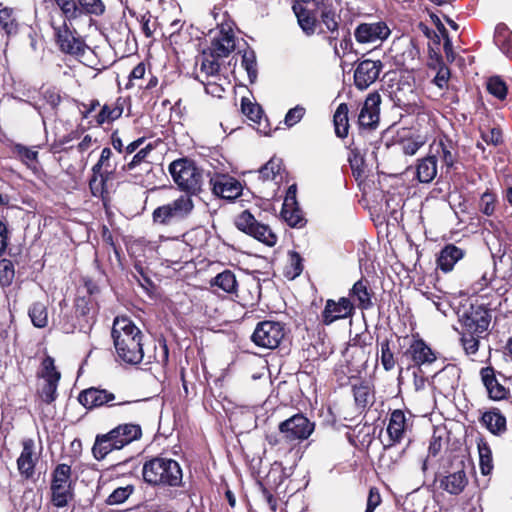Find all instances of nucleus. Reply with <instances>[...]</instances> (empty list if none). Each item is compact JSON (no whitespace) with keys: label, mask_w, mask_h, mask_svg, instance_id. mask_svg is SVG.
<instances>
[{"label":"nucleus","mask_w":512,"mask_h":512,"mask_svg":"<svg viewBox=\"0 0 512 512\" xmlns=\"http://www.w3.org/2000/svg\"><path fill=\"white\" fill-rule=\"evenodd\" d=\"M479 422L494 436H501L507 431V419L496 407L485 411L479 418Z\"/></svg>","instance_id":"nucleus-33"},{"label":"nucleus","mask_w":512,"mask_h":512,"mask_svg":"<svg viewBox=\"0 0 512 512\" xmlns=\"http://www.w3.org/2000/svg\"><path fill=\"white\" fill-rule=\"evenodd\" d=\"M372 345L373 336L367 329L357 333L350 339L347 347V353L350 354L351 361L361 366L366 365L372 353Z\"/></svg>","instance_id":"nucleus-22"},{"label":"nucleus","mask_w":512,"mask_h":512,"mask_svg":"<svg viewBox=\"0 0 512 512\" xmlns=\"http://www.w3.org/2000/svg\"><path fill=\"white\" fill-rule=\"evenodd\" d=\"M319 0H294L293 11L303 32L307 36L315 33L318 24L317 12L322 7Z\"/></svg>","instance_id":"nucleus-17"},{"label":"nucleus","mask_w":512,"mask_h":512,"mask_svg":"<svg viewBox=\"0 0 512 512\" xmlns=\"http://www.w3.org/2000/svg\"><path fill=\"white\" fill-rule=\"evenodd\" d=\"M355 314L354 302L347 297H340L338 300L327 299L324 309L318 316L319 323L325 327L336 321L345 320Z\"/></svg>","instance_id":"nucleus-16"},{"label":"nucleus","mask_w":512,"mask_h":512,"mask_svg":"<svg viewBox=\"0 0 512 512\" xmlns=\"http://www.w3.org/2000/svg\"><path fill=\"white\" fill-rule=\"evenodd\" d=\"M349 108L347 103H340L333 116L335 134L338 138L344 139L349 134Z\"/></svg>","instance_id":"nucleus-43"},{"label":"nucleus","mask_w":512,"mask_h":512,"mask_svg":"<svg viewBox=\"0 0 512 512\" xmlns=\"http://www.w3.org/2000/svg\"><path fill=\"white\" fill-rule=\"evenodd\" d=\"M142 478L153 488H178L182 486L183 471L178 461L160 454L146 459Z\"/></svg>","instance_id":"nucleus-3"},{"label":"nucleus","mask_w":512,"mask_h":512,"mask_svg":"<svg viewBox=\"0 0 512 512\" xmlns=\"http://www.w3.org/2000/svg\"><path fill=\"white\" fill-rule=\"evenodd\" d=\"M99 303L97 299H90L89 296L87 298L82 296H77L74 298L73 302V310L80 318L82 326L86 329H91L97 322V316L99 313Z\"/></svg>","instance_id":"nucleus-30"},{"label":"nucleus","mask_w":512,"mask_h":512,"mask_svg":"<svg viewBox=\"0 0 512 512\" xmlns=\"http://www.w3.org/2000/svg\"><path fill=\"white\" fill-rule=\"evenodd\" d=\"M413 422L410 417L402 409H394L390 411L388 417V425L386 428L389 444L387 447L401 443L406 437L407 431L411 430Z\"/></svg>","instance_id":"nucleus-21"},{"label":"nucleus","mask_w":512,"mask_h":512,"mask_svg":"<svg viewBox=\"0 0 512 512\" xmlns=\"http://www.w3.org/2000/svg\"><path fill=\"white\" fill-rule=\"evenodd\" d=\"M320 20L331 34L338 33L340 16L332 5L322 4Z\"/></svg>","instance_id":"nucleus-55"},{"label":"nucleus","mask_w":512,"mask_h":512,"mask_svg":"<svg viewBox=\"0 0 512 512\" xmlns=\"http://www.w3.org/2000/svg\"><path fill=\"white\" fill-rule=\"evenodd\" d=\"M350 154L348 157V161L352 170V174L355 177V179H358L362 177L364 173V160L362 156L360 155V141L355 138V136H352V141L349 145Z\"/></svg>","instance_id":"nucleus-51"},{"label":"nucleus","mask_w":512,"mask_h":512,"mask_svg":"<svg viewBox=\"0 0 512 512\" xmlns=\"http://www.w3.org/2000/svg\"><path fill=\"white\" fill-rule=\"evenodd\" d=\"M32 324L37 328H45L48 325V310L43 302H34L28 310Z\"/></svg>","instance_id":"nucleus-57"},{"label":"nucleus","mask_w":512,"mask_h":512,"mask_svg":"<svg viewBox=\"0 0 512 512\" xmlns=\"http://www.w3.org/2000/svg\"><path fill=\"white\" fill-rule=\"evenodd\" d=\"M15 278V267L10 259H0V286L7 288L12 285Z\"/></svg>","instance_id":"nucleus-63"},{"label":"nucleus","mask_w":512,"mask_h":512,"mask_svg":"<svg viewBox=\"0 0 512 512\" xmlns=\"http://www.w3.org/2000/svg\"><path fill=\"white\" fill-rule=\"evenodd\" d=\"M51 26L54 30L55 43L62 53L75 58L82 57L85 54L88 48L85 40L75 29L71 30L68 27L66 20H63L62 25L59 26L51 22Z\"/></svg>","instance_id":"nucleus-14"},{"label":"nucleus","mask_w":512,"mask_h":512,"mask_svg":"<svg viewBox=\"0 0 512 512\" xmlns=\"http://www.w3.org/2000/svg\"><path fill=\"white\" fill-rule=\"evenodd\" d=\"M395 104L410 115H416L417 117L429 115L428 110L422 103L405 101L397 94H395Z\"/></svg>","instance_id":"nucleus-62"},{"label":"nucleus","mask_w":512,"mask_h":512,"mask_svg":"<svg viewBox=\"0 0 512 512\" xmlns=\"http://www.w3.org/2000/svg\"><path fill=\"white\" fill-rule=\"evenodd\" d=\"M396 143L403 154L413 156L425 145L426 138L413 133L411 130L404 129L401 133H398Z\"/></svg>","instance_id":"nucleus-36"},{"label":"nucleus","mask_w":512,"mask_h":512,"mask_svg":"<svg viewBox=\"0 0 512 512\" xmlns=\"http://www.w3.org/2000/svg\"><path fill=\"white\" fill-rule=\"evenodd\" d=\"M126 99L122 96H118L113 101H107L103 105H100L99 112L94 115L93 126L103 127L104 125H111L114 121L120 119L124 112V106Z\"/></svg>","instance_id":"nucleus-29"},{"label":"nucleus","mask_w":512,"mask_h":512,"mask_svg":"<svg viewBox=\"0 0 512 512\" xmlns=\"http://www.w3.org/2000/svg\"><path fill=\"white\" fill-rule=\"evenodd\" d=\"M484 332L474 331L463 327L460 332V342L466 355H474L479 350L480 338Z\"/></svg>","instance_id":"nucleus-50"},{"label":"nucleus","mask_w":512,"mask_h":512,"mask_svg":"<svg viewBox=\"0 0 512 512\" xmlns=\"http://www.w3.org/2000/svg\"><path fill=\"white\" fill-rule=\"evenodd\" d=\"M303 258L297 251H289L288 253V263L284 268V275L286 278L293 280L296 277L300 276L303 272Z\"/></svg>","instance_id":"nucleus-58"},{"label":"nucleus","mask_w":512,"mask_h":512,"mask_svg":"<svg viewBox=\"0 0 512 512\" xmlns=\"http://www.w3.org/2000/svg\"><path fill=\"white\" fill-rule=\"evenodd\" d=\"M497 203V195L487 189L480 197L479 211L486 216H492L495 213Z\"/></svg>","instance_id":"nucleus-64"},{"label":"nucleus","mask_w":512,"mask_h":512,"mask_svg":"<svg viewBox=\"0 0 512 512\" xmlns=\"http://www.w3.org/2000/svg\"><path fill=\"white\" fill-rule=\"evenodd\" d=\"M184 237L186 241H174L162 248L164 260L171 264L187 263L192 248L201 247L207 241V232L203 229H193Z\"/></svg>","instance_id":"nucleus-11"},{"label":"nucleus","mask_w":512,"mask_h":512,"mask_svg":"<svg viewBox=\"0 0 512 512\" xmlns=\"http://www.w3.org/2000/svg\"><path fill=\"white\" fill-rule=\"evenodd\" d=\"M169 362V348L165 337L161 336L154 344L153 354L146 356V364L156 363L162 367H166Z\"/></svg>","instance_id":"nucleus-48"},{"label":"nucleus","mask_w":512,"mask_h":512,"mask_svg":"<svg viewBox=\"0 0 512 512\" xmlns=\"http://www.w3.org/2000/svg\"><path fill=\"white\" fill-rule=\"evenodd\" d=\"M78 402L87 410L131 406L137 401H129L117 396L102 386H91L83 389L77 396Z\"/></svg>","instance_id":"nucleus-10"},{"label":"nucleus","mask_w":512,"mask_h":512,"mask_svg":"<svg viewBox=\"0 0 512 512\" xmlns=\"http://www.w3.org/2000/svg\"><path fill=\"white\" fill-rule=\"evenodd\" d=\"M236 47V38L233 28L228 24H221L220 30L215 36L207 51L210 56L225 58L228 57Z\"/></svg>","instance_id":"nucleus-24"},{"label":"nucleus","mask_w":512,"mask_h":512,"mask_svg":"<svg viewBox=\"0 0 512 512\" xmlns=\"http://www.w3.org/2000/svg\"><path fill=\"white\" fill-rule=\"evenodd\" d=\"M352 393L357 408L365 411L374 403L373 385L365 379H357V382L351 383Z\"/></svg>","instance_id":"nucleus-35"},{"label":"nucleus","mask_w":512,"mask_h":512,"mask_svg":"<svg viewBox=\"0 0 512 512\" xmlns=\"http://www.w3.org/2000/svg\"><path fill=\"white\" fill-rule=\"evenodd\" d=\"M174 183L184 195L197 196L202 192L203 169L188 157L178 158L172 161L168 167Z\"/></svg>","instance_id":"nucleus-5"},{"label":"nucleus","mask_w":512,"mask_h":512,"mask_svg":"<svg viewBox=\"0 0 512 512\" xmlns=\"http://www.w3.org/2000/svg\"><path fill=\"white\" fill-rule=\"evenodd\" d=\"M286 478L285 469L281 463H274L270 468L269 472L265 477V482H263L267 487L274 489L277 494L285 492V490H280L281 486Z\"/></svg>","instance_id":"nucleus-54"},{"label":"nucleus","mask_w":512,"mask_h":512,"mask_svg":"<svg viewBox=\"0 0 512 512\" xmlns=\"http://www.w3.org/2000/svg\"><path fill=\"white\" fill-rule=\"evenodd\" d=\"M459 322L462 328L486 332L491 322V310L485 304L476 301L459 315Z\"/></svg>","instance_id":"nucleus-19"},{"label":"nucleus","mask_w":512,"mask_h":512,"mask_svg":"<svg viewBox=\"0 0 512 512\" xmlns=\"http://www.w3.org/2000/svg\"><path fill=\"white\" fill-rule=\"evenodd\" d=\"M194 207V202L189 195H180L173 201L156 207L152 212V222L160 227L174 226L187 220Z\"/></svg>","instance_id":"nucleus-9"},{"label":"nucleus","mask_w":512,"mask_h":512,"mask_svg":"<svg viewBox=\"0 0 512 512\" xmlns=\"http://www.w3.org/2000/svg\"><path fill=\"white\" fill-rule=\"evenodd\" d=\"M219 57H212L210 56V52L207 50L203 51L202 55V61L200 66V73L204 77L203 79L212 78V79H218L222 80L221 76L219 75L220 72V63H219ZM225 81L226 78H223Z\"/></svg>","instance_id":"nucleus-45"},{"label":"nucleus","mask_w":512,"mask_h":512,"mask_svg":"<svg viewBox=\"0 0 512 512\" xmlns=\"http://www.w3.org/2000/svg\"><path fill=\"white\" fill-rule=\"evenodd\" d=\"M20 29V23L17 13L14 8L3 6L0 3V31H2L7 38L16 36Z\"/></svg>","instance_id":"nucleus-39"},{"label":"nucleus","mask_w":512,"mask_h":512,"mask_svg":"<svg viewBox=\"0 0 512 512\" xmlns=\"http://www.w3.org/2000/svg\"><path fill=\"white\" fill-rule=\"evenodd\" d=\"M289 330L280 321L264 320L259 322L251 335V341L258 347L276 349L285 340Z\"/></svg>","instance_id":"nucleus-13"},{"label":"nucleus","mask_w":512,"mask_h":512,"mask_svg":"<svg viewBox=\"0 0 512 512\" xmlns=\"http://www.w3.org/2000/svg\"><path fill=\"white\" fill-rule=\"evenodd\" d=\"M462 469L449 473L440 480V488L451 495L461 494L468 485V478L462 463Z\"/></svg>","instance_id":"nucleus-38"},{"label":"nucleus","mask_w":512,"mask_h":512,"mask_svg":"<svg viewBox=\"0 0 512 512\" xmlns=\"http://www.w3.org/2000/svg\"><path fill=\"white\" fill-rule=\"evenodd\" d=\"M211 285L216 286L223 290L226 293L233 294L235 293L237 297L239 295L237 294V280L235 273L232 272L229 269H226L222 271L221 273H218L212 280Z\"/></svg>","instance_id":"nucleus-47"},{"label":"nucleus","mask_w":512,"mask_h":512,"mask_svg":"<svg viewBox=\"0 0 512 512\" xmlns=\"http://www.w3.org/2000/svg\"><path fill=\"white\" fill-rule=\"evenodd\" d=\"M210 185L215 196L228 201H234L243 191L241 182L228 174H214L210 178Z\"/></svg>","instance_id":"nucleus-20"},{"label":"nucleus","mask_w":512,"mask_h":512,"mask_svg":"<svg viewBox=\"0 0 512 512\" xmlns=\"http://www.w3.org/2000/svg\"><path fill=\"white\" fill-rule=\"evenodd\" d=\"M12 154L20 160L27 168L31 169L35 175H38L40 169L38 168V151L33 150L23 144L15 143L11 147Z\"/></svg>","instance_id":"nucleus-41"},{"label":"nucleus","mask_w":512,"mask_h":512,"mask_svg":"<svg viewBox=\"0 0 512 512\" xmlns=\"http://www.w3.org/2000/svg\"><path fill=\"white\" fill-rule=\"evenodd\" d=\"M464 255L465 251L461 248L454 244H447L441 249L437 257V267L445 273L450 272Z\"/></svg>","instance_id":"nucleus-37"},{"label":"nucleus","mask_w":512,"mask_h":512,"mask_svg":"<svg viewBox=\"0 0 512 512\" xmlns=\"http://www.w3.org/2000/svg\"><path fill=\"white\" fill-rule=\"evenodd\" d=\"M486 89L489 94L501 101L505 100L508 94V86L506 82L498 75L488 78Z\"/></svg>","instance_id":"nucleus-60"},{"label":"nucleus","mask_w":512,"mask_h":512,"mask_svg":"<svg viewBox=\"0 0 512 512\" xmlns=\"http://www.w3.org/2000/svg\"><path fill=\"white\" fill-rule=\"evenodd\" d=\"M429 153L440 159L446 171L449 172L456 168L459 161L458 142L453 140L448 134L441 131L429 145Z\"/></svg>","instance_id":"nucleus-15"},{"label":"nucleus","mask_w":512,"mask_h":512,"mask_svg":"<svg viewBox=\"0 0 512 512\" xmlns=\"http://www.w3.org/2000/svg\"><path fill=\"white\" fill-rule=\"evenodd\" d=\"M315 430V422L304 413L298 412L281 421L278 425L279 434L266 435V441L272 447L282 444L295 446L307 440Z\"/></svg>","instance_id":"nucleus-4"},{"label":"nucleus","mask_w":512,"mask_h":512,"mask_svg":"<svg viewBox=\"0 0 512 512\" xmlns=\"http://www.w3.org/2000/svg\"><path fill=\"white\" fill-rule=\"evenodd\" d=\"M241 64L246 70L250 82L253 83L257 78V61L255 51L250 47L243 51Z\"/></svg>","instance_id":"nucleus-61"},{"label":"nucleus","mask_w":512,"mask_h":512,"mask_svg":"<svg viewBox=\"0 0 512 512\" xmlns=\"http://www.w3.org/2000/svg\"><path fill=\"white\" fill-rule=\"evenodd\" d=\"M477 448L479 453L480 471L484 476L490 475L494 468L492 450L488 442L483 438L478 441Z\"/></svg>","instance_id":"nucleus-52"},{"label":"nucleus","mask_w":512,"mask_h":512,"mask_svg":"<svg viewBox=\"0 0 512 512\" xmlns=\"http://www.w3.org/2000/svg\"><path fill=\"white\" fill-rule=\"evenodd\" d=\"M113 152L109 147H104L98 161L91 169L89 189L94 197L101 198L104 202L109 200L107 183L116 178L117 164L112 161Z\"/></svg>","instance_id":"nucleus-7"},{"label":"nucleus","mask_w":512,"mask_h":512,"mask_svg":"<svg viewBox=\"0 0 512 512\" xmlns=\"http://www.w3.org/2000/svg\"><path fill=\"white\" fill-rule=\"evenodd\" d=\"M241 112L246 118L256 125V129L264 134H268L266 130L267 124L262 126L264 111L262 107L255 102H252L248 97L241 98Z\"/></svg>","instance_id":"nucleus-40"},{"label":"nucleus","mask_w":512,"mask_h":512,"mask_svg":"<svg viewBox=\"0 0 512 512\" xmlns=\"http://www.w3.org/2000/svg\"><path fill=\"white\" fill-rule=\"evenodd\" d=\"M381 97L378 92L370 93L364 101V104L358 115V128L359 132L356 139L360 141L366 131H370L379 123Z\"/></svg>","instance_id":"nucleus-18"},{"label":"nucleus","mask_w":512,"mask_h":512,"mask_svg":"<svg viewBox=\"0 0 512 512\" xmlns=\"http://www.w3.org/2000/svg\"><path fill=\"white\" fill-rule=\"evenodd\" d=\"M22 451L16 460L17 470L24 480L34 478L39 455L35 452V442L32 438L22 440Z\"/></svg>","instance_id":"nucleus-23"},{"label":"nucleus","mask_w":512,"mask_h":512,"mask_svg":"<svg viewBox=\"0 0 512 512\" xmlns=\"http://www.w3.org/2000/svg\"><path fill=\"white\" fill-rule=\"evenodd\" d=\"M347 298H350L354 302L355 309L358 308L364 311L373 308L375 293L371 287L370 281L362 276L353 284Z\"/></svg>","instance_id":"nucleus-28"},{"label":"nucleus","mask_w":512,"mask_h":512,"mask_svg":"<svg viewBox=\"0 0 512 512\" xmlns=\"http://www.w3.org/2000/svg\"><path fill=\"white\" fill-rule=\"evenodd\" d=\"M437 175V160L430 153L418 159L416 164V178L420 183H430Z\"/></svg>","instance_id":"nucleus-42"},{"label":"nucleus","mask_w":512,"mask_h":512,"mask_svg":"<svg viewBox=\"0 0 512 512\" xmlns=\"http://www.w3.org/2000/svg\"><path fill=\"white\" fill-rule=\"evenodd\" d=\"M233 223L239 231L268 247H274L277 244L278 237L270 226L257 220L249 209L236 215Z\"/></svg>","instance_id":"nucleus-12"},{"label":"nucleus","mask_w":512,"mask_h":512,"mask_svg":"<svg viewBox=\"0 0 512 512\" xmlns=\"http://www.w3.org/2000/svg\"><path fill=\"white\" fill-rule=\"evenodd\" d=\"M494 43L505 55L512 57V31L505 23L496 25Z\"/></svg>","instance_id":"nucleus-44"},{"label":"nucleus","mask_w":512,"mask_h":512,"mask_svg":"<svg viewBox=\"0 0 512 512\" xmlns=\"http://www.w3.org/2000/svg\"><path fill=\"white\" fill-rule=\"evenodd\" d=\"M75 19L82 15L101 16L105 12V4L102 0H75Z\"/></svg>","instance_id":"nucleus-49"},{"label":"nucleus","mask_w":512,"mask_h":512,"mask_svg":"<svg viewBox=\"0 0 512 512\" xmlns=\"http://www.w3.org/2000/svg\"><path fill=\"white\" fill-rule=\"evenodd\" d=\"M461 369L455 364H447L433 375L434 388L443 395H450L459 386Z\"/></svg>","instance_id":"nucleus-25"},{"label":"nucleus","mask_w":512,"mask_h":512,"mask_svg":"<svg viewBox=\"0 0 512 512\" xmlns=\"http://www.w3.org/2000/svg\"><path fill=\"white\" fill-rule=\"evenodd\" d=\"M383 68L380 60L365 59L358 63L354 71V84L359 90L367 89L374 83Z\"/></svg>","instance_id":"nucleus-27"},{"label":"nucleus","mask_w":512,"mask_h":512,"mask_svg":"<svg viewBox=\"0 0 512 512\" xmlns=\"http://www.w3.org/2000/svg\"><path fill=\"white\" fill-rule=\"evenodd\" d=\"M143 429L139 423H119L106 433L95 436L91 448L92 456L97 461H103L113 451H119L131 443L141 440Z\"/></svg>","instance_id":"nucleus-2"},{"label":"nucleus","mask_w":512,"mask_h":512,"mask_svg":"<svg viewBox=\"0 0 512 512\" xmlns=\"http://www.w3.org/2000/svg\"><path fill=\"white\" fill-rule=\"evenodd\" d=\"M144 337V333L129 317L116 316L111 329L116 360L124 365L140 364L145 359Z\"/></svg>","instance_id":"nucleus-1"},{"label":"nucleus","mask_w":512,"mask_h":512,"mask_svg":"<svg viewBox=\"0 0 512 512\" xmlns=\"http://www.w3.org/2000/svg\"><path fill=\"white\" fill-rule=\"evenodd\" d=\"M396 334H391L389 337L377 339V344L380 351V361L383 369L386 372L392 371L397 364H401L398 342L396 341Z\"/></svg>","instance_id":"nucleus-31"},{"label":"nucleus","mask_w":512,"mask_h":512,"mask_svg":"<svg viewBox=\"0 0 512 512\" xmlns=\"http://www.w3.org/2000/svg\"><path fill=\"white\" fill-rule=\"evenodd\" d=\"M398 342L401 364H406L407 368H418L429 366L437 360V352L426 343L418 334L411 338L408 336H395Z\"/></svg>","instance_id":"nucleus-6"},{"label":"nucleus","mask_w":512,"mask_h":512,"mask_svg":"<svg viewBox=\"0 0 512 512\" xmlns=\"http://www.w3.org/2000/svg\"><path fill=\"white\" fill-rule=\"evenodd\" d=\"M60 380H44V383L37 389L36 395L47 405L52 404L58 398V386Z\"/></svg>","instance_id":"nucleus-56"},{"label":"nucleus","mask_w":512,"mask_h":512,"mask_svg":"<svg viewBox=\"0 0 512 512\" xmlns=\"http://www.w3.org/2000/svg\"><path fill=\"white\" fill-rule=\"evenodd\" d=\"M39 379H52V380H60L61 372L55 366V360L50 355H45L42 359L39 370L36 374Z\"/></svg>","instance_id":"nucleus-59"},{"label":"nucleus","mask_w":512,"mask_h":512,"mask_svg":"<svg viewBox=\"0 0 512 512\" xmlns=\"http://www.w3.org/2000/svg\"><path fill=\"white\" fill-rule=\"evenodd\" d=\"M59 327L61 331L65 334H73L76 331L88 334L91 332V329H86L82 326L80 318L78 315L73 312L64 313L59 317Z\"/></svg>","instance_id":"nucleus-46"},{"label":"nucleus","mask_w":512,"mask_h":512,"mask_svg":"<svg viewBox=\"0 0 512 512\" xmlns=\"http://www.w3.org/2000/svg\"><path fill=\"white\" fill-rule=\"evenodd\" d=\"M390 34L391 30L384 21L360 23L354 30V37L360 44L384 41Z\"/></svg>","instance_id":"nucleus-26"},{"label":"nucleus","mask_w":512,"mask_h":512,"mask_svg":"<svg viewBox=\"0 0 512 512\" xmlns=\"http://www.w3.org/2000/svg\"><path fill=\"white\" fill-rule=\"evenodd\" d=\"M480 377L489 399L501 401L509 398L510 391L498 381L496 370L493 366L482 367L480 369Z\"/></svg>","instance_id":"nucleus-32"},{"label":"nucleus","mask_w":512,"mask_h":512,"mask_svg":"<svg viewBox=\"0 0 512 512\" xmlns=\"http://www.w3.org/2000/svg\"><path fill=\"white\" fill-rule=\"evenodd\" d=\"M154 148L155 145L153 143H148L146 146L140 148L132 156L131 160L126 162L122 166V171L130 173L133 176H136V174H133L132 172L139 167L142 171L149 173L153 168V163L148 158L151 152L154 150Z\"/></svg>","instance_id":"nucleus-34"},{"label":"nucleus","mask_w":512,"mask_h":512,"mask_svg":"<svg viewBox=\"0 0 512 512\" xmlns=\"http://www.w3.org/2000/svg\"><path fill=\"white\" fill-rule=\"evenodd\" d=\"M281 216L288 226L292 228H303L307 224V220L304 216V212L298 205L291 207H282Z\"/></svg>","instance_id":"nucleus-53"},{"label":"nucleus","mask_w":512,"mask_h":512,"mask_svg":"<svg viewBox=\"0 0 512 512\" xmlns=\"http://www.w3.org/2000/svg\"><path fill=\"white\" fill-rule=\"evenodd\" d=\"M75 498V481L71 465L57 464L51 472L50 503L56 508L68 506Z\"/></svg>","instance_id":"nucleus-8"}]
</instances>
